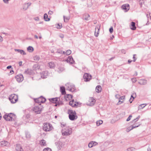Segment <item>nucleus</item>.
Instances as JSON below:
<instances>
[{"label": "nucleus", "mask_w": 151, "mask_h": 151, "mask_svg": "<svg viewBox=\"0 0 151 151\" xmlns=\"http://www.w3.org/2000/svg\"><path fill=\"white\" fill-rule=\"evenodd\" d=\"M68 114H69V118L72 121H74L78 118L76 113L75 111L71 109H68Z\"/></svg>", "instance_id": "nucleus-1"}, {"label": "nucleus", "mask_w": 151, "mask_h": 151, "mask_svg": "<svg viewBox=\"0 0 151 151\" xmlns=\"http://www.w3.org/2000/svg\"><path fill=\"white\" fill-rule=\"evenodd\" d=\"M61 132L63 136H69L72 134V129L69 127H64L61 130Z\"/></svg>", "instance_id": "nucleus-2"}, {"label": "nucleus", "mask_w": 151, "mask_h": 151, "mask_svg": "<svg viewBox=\"0 0 151 151\" xmlns=\"http://www.w3.org/2000/svg\"><path fill=\"white\" fill-rule=\"evenodd\" d=\"M4 119L7 121H14L16 119L15 115L12 113L6 114L3 116Z\"/></svg>", "instance_id": "nucleus-3"}, {"label": "nucleus", "mask_w": 151, "mask_h": 151, "mask_svg": "<svg viewBox=\"0 0 151 151\" xmlns=\"http://www.w3.org/2000/svg\"><path fill=\"white\" fill-rule=\"evenodd\" d=\"M42 107L39 104L37 106H35L32 108V110H33L36 114H40L42 110Z\"/></svg>", "instance_id": "nucleus-4"}, {"label": "nucleus", "mask_w": 151, "mask_h": 151, "mask_svg": "<svg viewBox=\"0 0 151 151\" xmlns=\"http://www.w3.org/2000/svg\"><path fill=\"white\" fill-rule=\"evenodd\" d=\"M9 100L12 103L14 104L18 100V96L15 94H12L9 98Z\"/></svg>", "instance_id": "nucleus-5"}, {"label": "nucleus", "mask_w": 151, "mask_h": 151, "mask_svg": "<svg viewBox=\"0 0 151 151\" xmlns=\"http://www.w3.org/2000/svg\"><path fill=\"white\" fill-rule=\"evenodd\" d=\"M52 127L51 124L49 123H45L44 124L43 129L44 131L47 132L52 130Z\"/></svg>", "instance_id": "nucleus-6"}, {"label": "nucleus", "mask_w": 151, "mask_h": 151, "mask_svg": "<svg viewBox=\"0 0 151 151\" xmlns=\"http://www.w3.org/2000/svg\"><path fill=\"white\" fill-rule=\"evenodd\" d=\"M46 101V99L42 96L35 99V102L38 104H40L41 103L45 102Z\"/></svg>", "instance_id": "nucleus-7"}, {"label": "nucleus", "mask_w": 151, "mask_h": 151, "mask_svg": "<svg viewBox=\"0 0 151 151\" xmlns=\"http://www.w3.org/2000/svg\"><path fill=\"white\" fill-rule=\"evenodd\" d=\"M83 78L85 81L88 82L91 79V76L88 73H85L83 76Z\"/></svg>", "instance_id": "nucleus-8"}, {"label": "nucleus", "mask_w": 151, "mask_h": 151, "mask_svg": "<svg viewBox=\"0 0 151 151\" xmlns=\"http://www.w3.org/2000/svg\"><path fill=\"white\" fill-rule=\"evenodd\" d=\"M96 102V100L93 97L90 98L87 103V104L89 106H93L94 104Z\"/></svg>", "instance_id": "nucleus-9"}, {"label": "nucleus", "mask_w": 151, "mask_h": 151, "mask_svg": "<svg viewBox=\"0 0 151 151\" xmlns=\"http://www.w3.org/2000/svg\"><path fill=\"white\" fill-rule=\"evenodd\" d=\"M15 78L19 82H22L24 79L23 76L22 74H19L16 76Z\"/></svg>", "instance_id": "nucleus-10"}, {"label": "nucleus", "mask_w": 151, "mask_h": 151, "mask_svg": "<svg viewBox=\"0 0 151 151\" xmlns=\"http://www.w3.org/2000/svg\"><path fill=\"white\" fill-rule=\"evenodd\" d=\"M122 8L125 12H127L130 9L129 5L128 4H124L122 6Z\"/></svg>", "instance_id": "nucleus-11"}, {"label": "nucleus", "mask_w": 151, "mask_h": 151, "mask_svg": "<svg viewBox=\"0 0 151 151\" xmlns=\"http://www.w3.org/2000/svg\"><path fill=\"white\" fill-rule=\"evenodd\" d=\"M100 28V25H99L96 26L95 32V36L97 37L99 35V31Z\"/></svg>", "instance_id": "nucleus-12"}, {"label": "nucleus", "mask_w": 151, "mask_h": 151, "mask_svg": "<svg viewBox=\"0 0 151 151\" xmlns=\"http://www.w3.org/2000/svg\"><path fill=\"white\" fill-rule=\"evenodd\" d=\"M69 104L73 107H76L78 105V103L74 101V100H72L69 102Z\"/></svg>", "instance_id": "nucleus-13"}, {"label": "nucleus", "mask_w": 151, "mask_h": 151, "mask_svg": "<svg viewBox=\"0 0 151 151\" xmlns=\"http://www.w3.org/2000/svg\"><path fill=\"white\" fill-rule=\"evenodd\" d=\"M140 125V124H139L137 125H132L131 126H130L129 127H128L127 129H126V131L127 132H129V131H131V130H132L133 129L138 127Z\"/></svg>", "instance_id": "nucleus-14"}, {"label": "nucleus", "mask_w": 151, "mask_h": 151, "mask_svg": "<svg viewBox=\"0 0 151 151\" xmlns=\"http://www.w3.org/2000/svg\"><path fill=\"white\" fill-rule=\"evenodd\" d=\"M66 60L68 63H69L71 64L74 63L75 62L72 57L70 56H68Z\"/></svg>", "instance_id": "nucleus-15"}, {"label": "nucleus", "mask_w": 151, "mask_h": 151, "mask_svg": "<svg viewBox=\"0 0 151 151\" xmlns=\"http://www.w3.org/2000/svg\"><path fill=\"white\" fill-rule=\"evenodd\" d=\"M48 75V72L47 71H43L41 74V77L43 78H47Z\"/></svg>", "instance_id": "nucleus-16"}, {"label": "nucleus", "mask_w": 151, "mask_h": 151, "mask_svg": "<svg viewBox=\"0 0 151 151\" xmlns=\"http://www.w3.org/2000/svg\"><path fill=\"white\" fill-rule=\"evenodd\" d=\"M16 150L17 151H24V150L21 145L19 144L16 145Z\"/></svg>", "instance_id": "nucleus-17"}, {"label": "nucleus", "mask_w": 151, "mask_h": 151, "mask_svg": "<svg viewBox=\"0 0 151 151\" xmlns=\"http://www.w3.org/2000/svg\"><path fill=\"white\" fill-rule=\"evenodd\" d=\"M63 104V102L61 101H60V98H59V99L58 100V101H57L56 104L54 105V106H58L62 105Z\"/></svg>", "instance_id": "nucleus-18"}, {"label": "nucleus", "mask_w": 151, "mask_h": 151, "mask_svg": "<svg viewBox=\"0 0 151 151\" xmlns=\"http://www.w3.org/2000/svg\"><path fill=\"white\" fill-rule=\"evenodd\" d=\"M58 99H59V98L56 97L55 98L50 99H49V100L50 102L56 104V102L58 101Z\"/></svg>", "instance_id": "nucleus-19"}, {"label": "nucleus", "mask_w": 151, "mask_h": 151, "mask_svg": "<svg viewBox=\"0 0 151 151\" xmlns=\"http://www.w3.org/2000/svg\"><path fill=\"white\" fill-rule=\"evenodd\" d=\"M139 83L141 85H145L147 84V81L145 79H141L139 81Z\"/></svg>", "instance_id": "nucleus-20"}, {"label": "nucleus", "mask_w": 151, "mask_h": 151, "mask_svg": "<svg viewBox=\"0 0 151 151\" xmlns=\"http://www.w3.org/2000/svg\"><path fill=\"white\" fill-rule=\"evenodd\" d=\"M14 50L15 51H17L18 52L20 53L21 54L23 55H26V53L24 51L22 50L15 49Z\"/></svg>", "instance_id": "nucleus-21"}, {"label": "nucleus", "mask_w": 151, "mask_h": 151, "mask_svg": "<svg viewBox=\"0 0 151 151\" xmlns=\"http://www.w3.org/2000/svg\"><path fill=\"white\" fill-rule=\"evenodd\" d=\"M102 90V88L101 86L100 85H98L96 86V92L97 93H100L101 92Z\"/></svg>", "instance_id": "nucleus-22"}, {"label": "nucleus", "mask_w": 151, "mask_h": 151, "mask_svg": "<svg viewBox=\"0 0 151 151\" xmlns=\"http://www.w3.org/2000/svg\"><path fill=\"white\" fill-rule=\"evenodd\" d=\"M131 26L132 27H130V28L132 30H135L136 29V27L135 26V23L134 22H132L131 23Z\"/></svg>", "instance_id": "nucleus-23"}, {"label": "nucleus", "mask_w": 151, "mask_h": 151, "mask_svg": "<svg viewBox=\"0 0 151 151\" xmlns=\"http://www.w3.org/2000/svg\"><path fill=\"white\" fill-rule=\"evenodd\" d=\"M68 88H67V90H69L71 92L73 91L75 89V87L74 85H72L70 86V87L68 86Z\"/></svg>", "instance_id": "nucleus-24"}, {"label": "nucleus", "mask_w": 151, "mask_h": 151, "mask_svg": "<svg viewBox=\"0 0 151 151\" xmlns=\"http://www.w3.org/2000/svg\"><path fill=\"white\" fill-rule=\"evenodd\" d=\"M60 90L61 93L63 95H64L66 93L65 91V89L64 86H62L60 87Z\"/></svg>", "instance_id": "nucleus-25"}, {"label": "nucleus", "mask_w": 151, "mask_h": 151, "mask_svg": "<svg viewBox=\"0 0 151 151\" xmlns=\"http://www.w3.org/2000/svg\"><path fill=\"white\" fill-rule=\"evenodd\" d=\"M44 19L46 21H49L50 20V18L48 17L47 14L46 13L44 14Z\"/></svg>", "instance_id": "nucleus-26"}, {"label": "nucleus", "mask_w": 151, "mask_h": 151, "mask_svg": "<svg viewBox=\"0 0 151 151\" xmlns=\"http://www.w3.org/2000/svg\"><path fill=\"white\" fill-rule=\"evenodd\" d=\"M49 65L50 68H53L55 67L54 63L52 62H50L49 63Z\"/></svg>", "instance_id": "nucleus-27"}, {"label": "nucleus", "mask_w": 151, "mask_h": 151, "mask_svg": "<svg viewBox=\"0 0 151 151\" xmlns=\"http://www.w3.org/2000/svg\"><path fill=\"white\" fill-rule=\"evenodd\" d=\"M90 17V15L89 14H86L83 15V18L86 20H88V18Z\"/></svg>", "instance_id": "nucleus-28"}, {"label": "nucleus", "mask_w": 151, "mask_h": 151, "mask_svg": "<svg viewBox=\"0 0 151 151\" xmlns=\"http://www.w3.org/2000/svg\"><path fill=\"white\" fill-rule=\"evenodd\" d=\"M40 145L41 146H46V141L44 139L42 140H41V141H40Z\"/></svg>", "instance_id": "nucleus-29"}, {"label": "nucleus", "mask_w": 151, "mask_h": 151, "mask_svg": "<svg viewBox=\"0 0 151 151\" xmlns=\"http://www.w3.org/2000/svg\"><path fill=\"white\" fill-rule=\"evenodd\" d=\"M147 104H142L140 105L138 107V110H139V109H143L144 108L145 106L147 105Z\"/></svg>", "instance_id": "nucleus-30"}, {"label": "nucleus", "mask_w": 151, "mask_h": 151, "mask_svg": "<svg viewBox=\"0 0 151 151\" xmlns=\"http://www.w3.org/2000/svg\"><path fill=\"white\" fill-rule=\"evenodd\" d=\"M27 50L29 52H32L34 50V48L32 47L29 46L27 47Z\"/></svg>", "instance_id": "nucleus-31"}, {"label": "nucleus", "mask_w": 151, "mask_h": 151, "mask_svg": "<svg viewBox=\"0 0 151 151\" xmlns=\"http://www.w3.org/2000/svg\"><path fill=\"white\" fill-rule=\"evenodd\" d=\"M64 20L65 22H67L70 19L69 17H65V16H63Z\"/></svg>", "instance_id": "nucleus-32"}, {"label": "nucleus", "mask_w": 151, "mask_h": 151, "mask_svg": "<svg viewBox=\"0 0 151 151\" xmlns=\"http://www.w3.org/2000/svg\"><path fill=\"white\" fill-rule=\"evenodd\" d=\"M24 73L25 74H29L30 75L31 74V71L30 70L27 69L24 72Z\"/></svg>", "instance_id": "nucleus-33"}, {"label": "nucleus", "mask_w": 151, "mask_h": 151, "mask_svg": "<svg viewBox=\"0 0 151 151\" xmlns=\"http://www.w3.org/2000/svg\"><path fill=\"white\" fill-rule=\"evenodd\" d=\"M145 0H139V3L140 7H142L143 4L144 3Z\"/></svg>", "instance_id": "nucleus-34"}, {"label": "nucleus", "mask_w": 151, "mask_h": 151, "mask_svg": "<svg viewBox=\"0 0 151 151\" xmlns=\"http://www.w3.org/2000/svg\"><path fill=\"white\" fill-rule=\"evenodd\" d=\"M103 122L101 120H99V121H97L96 122V124L97 126L100 125V124H102Z\"/></svg>", "instance_id": "nucleus-35"}, {"label": "nucleus", "mask_w": 151, "mask_h": 151, "mask_svg": "<svg viewBox=\"0 0 151 151\" xmlns=\"http://www.w3.org/2000/svg\"><path fill=\"white\" fill-rule=\"evenodd\" d=\"M26 137L27 138L29 139L31 137V135L30 133L28 132H26L25 133Z\"/></svg>", "instance_id": "nucleus-36"}, {"label": "nucleus", "mask_w": 151, "mask_h": 151, "mask_svg": "<svg viewBox=\"0 0 151 151\" xmlns=\"http://www.w3.org/2000/svg\"><path fill=\"white\" fill-rule=\"evenodd\" d=\"M7 143V142H6L5 141H3L1 142V145L5 146L6 145Z\"/></svg>", "instance_id": "nucleus-37"}, {"label": "nucleus", "mask_w": 151, "mask_h": 151, "mask_svg": "<svg viewBox=\"0 0 151 151\" xmlns=\"http://www.w3.org/2000/svg\"><path fill=\"white\" fill-rule=\"evenodd\" d=\"M71 53V51L70 50H68L66 52V55H69Z\"/></svg>", "instance_id": "nucleus-38"}, {"label": "nucleus", "mask_w": 151, "mask_h": 151, "mask_svg": "<svg viewBox=\"0 0 151 151\" xmlns=\"http://www.w3.org/2000/svg\"><path fill=\"white\" fill-rule=\"evenodd\" d=\"M93 141L91 142H89L88 144V146L89 148H91L93 146Z\"/></svg>", "instance_id": "nucleus-39"}, {"label": "nucleus", "mask_w": 151, "mask_h": 151, "mask_svg": "<svg viewBox=\"0 0 151 151\" xmlns=\"http://www.w3.org/2000/svg\"><path fill=\"white\" fill-rule=\"evenodd\" d=\"M134 148L133 147H130L127 149V151H133L134 150Z\"/></svg>", "instance_id": "nucleus-40"}, {"label": "nucleus", "mask_w": 151, "mask_h": 151, "mask_svg": "<svg viewBox=\"0 0 151 151\" xmlns=\"http://www.w3.org/2000/svg\"><path fill=\"white\" fill-rule=\"evenodd\" d=\"M56 52L58 53L62 54H63V51L60 49H57Z\"/></svg>", "instance_id": "nucleus-41"}, {"label": "nucleus", "mask_w": 151, "mask_h": 151, "mask_svg": "<svg viewBox=\"0 0 151 151\" xmlns=\"http://www.w3.org/2000/svg\"><path fill=\"white\" fill-rule=\"evenodd\" d=\"M61 127L62 128V129L64 127H67L66 126V123L63 124V123H61Z\"/></svg>", "instance_id": "nucleus-42"}, {"label": "nucleus", "mask_w": 151, "mask_h": 151, "mask_svg": "<svg viewBox=\"0 0 151 151\" xmlns=\"http://www.w3.org/2000/svg\"><path fill=\"white\" fill-rule=\"evenodd\" d=\"M40 59V58L38 57V56L37 55H36L35 56V57H34V60H35L37 61L39 60Z\"/></svg>", "instance_id": "nucleus-43"}, {"label": "nucleus", "mask_w": 151, "mask_h": 151, "mask_svg": "<svg viewBox=\"0 0 151 151\" xmlns=\"http://www.w3.org/2000/svg\"><path fill=\"white\" fill-rule=\"evenodd\" d=\"M62 27V24H58L57 25V28L58 29H61Z\"/></svg>", "instance_id": "nucleus-44"}, {"label": "nucleus", "mask_w": 151, "mask_h": 151, "mask_svg": "<svg viewBox=\"0 0 151 151\" xmlns=\"http://www.w3.org/2000/svg\"><path fill=\"white\" fill-rule=\"evenodd\" d=\"M43 151H52L51 149L47 147L44 149Z\"/></svg>", "instance_id": "nucleus-45"}, {"label": "nucleus", "mask_w": 151, "mask_h": 151, "mask_svg": "<svg viewBox=\"0 0 151 151\" xmlns=\"http://www.w3.org/2000/svg\"><path fill=\"white\" fill-rule=\"evenodd\" d=\"M124 98V97L123 96L120 97L119 99V102H121V103L123 102V99Z\"/></svg>", "instance_id": "nucleus-46"}, {"label": "nucleus", "mask_w": 151, "mask_h": 151, "mask_svg": "<svg viewBox=\"0 0 151 151\" xmlns=\"http://www.w3.org/2000/svg\"><path fill=\"white\" fill-rule=\"evenodd\" d=\"M30 115L29 114H28L26 115V116H24L23 117V119H24L25 118L28 119L30 117Z\"/></svg>", "instance_id": "nucleus-47"}, {"label": "nucleus", "mask_w": 151, "mask_h": 151, "mask_svg": "<svg viewBox=\"0 0 151 151\" xmlns=\"http://www.w3.org/2000/svg\"><path fill=\"white\" fill-rule=\"evenodd\" d=\"M136 96V94L135 93H133V94L131 95V98H132V99H134Z\"/></svg>", "instance_id": "nucleus-48"}, {"label": "nucleus", "mask_w": 151, "mask_h": 151, "mask_svg": "<svg viewBox=\"0 0 151 151\" xmlns=\"http://www.w3.org/2000/svg\"><path fill=\"white\" fill-rule=\"evenodd\" d=\"M132 115H130L129 117L127 118V119L126 120L127 121H129L130 119L132 117Z\"/></svg>", "instance_id": "nucleus-49"}, {"label": "nucleus", "mask_w": 151, "mask_h": 151, "mask_svg": "<svg viewBox=\"0 0 151 151\" xmlns=\"http://www.w3.org/2000/svg\"><path fill=\"white\" fill-rule=\"evenodd\" d=\"M109 31L111 33H112L113 31V29L112 27H111L110 28Z\"/></svg>", "instance_id": "nucleus-50"}, {"label": "nucleus", "mask_w": 151, "mask_h": 151, "mask_svg": "<svg viewBox=\"0 0 151 151\" xmlns=\"http://www.w3.org/2000/svg\"><path fill=\"white\" fill-rule=\"evenodd\" d=\"M138 120L136 118L134 119V120H133L132 122V123H136L137 121H138Z\"/></svg>", "instance_id": "nucleus-51"}, {"label": "nucleus", "mask_w": 151, "mask_h": 151, "mask_svg": "<svg viewBox=\"0 0 151 151\" xmlns=\"http://www.w3.org/2000/svg\"><path fill=\"white\" fill-rule=\"evenodd\" d=\"M67 97L69 99H71L72 98V96L70 94H68Z\"/></svg>", "instance_id": "nucleus-52"}, {"label": "nucleus", "mask_w": 151, "mask_h": 151, "mask_svg": "<svg viewBox=\"0 0 151 151\" xmlns=\"http://www.w3.org/2000/svg\"><path fill=\"white\" fill-rule=\"evenodd\" d=\"M93 146H95L97 145L98 143L95 142L93 141Z\"/></svg>", "instance_id": "nucleus-53"}, {"label": "nucleus", "mask_w": 151, "mask_h": 151, "mask_svg": "<svg viewBox=\"0 0 151 151\" xmlns=\"http://www.w3.org/2000/svg\"><path fill=\"white\" fill-rule=\"evenodd\" d=\"M132 81L134 83L137 81V80L136 78H133L132 79Z\"/></svg>", "instance_id": "nucleus-54"}, {"label": "nucleus", "mask_w": 151, "mask_h": 151, "mask_svg": "<svg viewBox=\"0 0 151 151\" xmlns=\"http://www.w3.org/2000/svg\"><path fill=\"white\" fill-rule=\"evenodd\" d=\"M34 19L35 21H38L39 20V18L38 17L34 18Z\"/></svg>", "instance_id": "nucleus-55"}, {"label": "nucleus", "mask_w": 151, "mask_h": 151, "mask_svg": "<svg viewBox=\"0 0 151 151\" xmlns=\"http://www.w3.org/2000/svg\"><path fill=\"white\" fill-rule=\"evenodd\" d=\"M53 13V12L52 11H50L48 13V14L49 15H51Z\"/></svg>", "instance_id": "nucleus-56"}, {"label": "nucleus", "mask_w": 151, "mask_h": 151, "mask_svg": "<svg viewBox=\"0 0 151 151\" xmlns=\"http://www.w3.org/2000/svg\"><path fill=\"white\" fill-rule=\"evenodd\" d=\"M135 55H133V59L134 60H133V61H134V62H135L136 61V59H135V57L134 56Z\"/></svg>", "instance_id": "nucleus-57"}, {"label": "nucleus", "mask_w": 151, "mask_h": 151, "mask_svg": "<svg viewBox=\"0 0 151 151\" xmlns=\"http://www.w3.org/2000/svg\"><path fill=\"white\" fill-rule=\"evenodd\" d=\"M122 52L124 54H125L126 53V50L124 49H122Z\"/></svg>", "instance_id": "nucleus-58"}, {"label": "nucleus", "mask_w": 151, "mask_h": 151, "mask_svg": "<svg viewBox=\"0 0 151 151\" xmlns=\"http://www.w3.org/2000/svg\"><path fill=\"white\" fill-rule=\"evenodd\" d=\"M150 14H146V16H147V17L148 19V20H149V17L150 16Z\"/></svg>", "instance_id": "nucleus-59"}, {"label": "nucleus", "mask_w": 151, "mask_h": 151, "mask_svg": "<svg viewBox=\"0 0 151 151\" xmlns=\"http://www.w3.org/2000/svg\"><path fill=\"white\" fill-rule=\"evenodd\" d=\"M4 2L5 3H8V1L9 0H3Z\"/></svg>", "instance_id": "nucleus-60"}, {"label": "nucleus", "mask_w": 151, "mask_h": 151, "mask_svg": "<svg viewBox=\"0 0 151 151\" xmlns=\"http://www.w3.org/2000/svg\"><path fill=\"white\" fill-rule=\"evenodd\" d=\"M3 41V38L2 37L0 36V42H1Z\"/></svg>", "instance_id": "nucleus-61"}, {"label": "nucleus", "mask_w": 151, "mask_h": 151, "mask_svg": "<svg viewBox=\"0 0 151 151\" xmlns=\"http://www.w3.org/2000/svg\"><path fill=\"white\" fill-rule=\"evenodd\" d=\"M133 99H132L131 98V97L130 99L129 100V101H130V103H131L132 102V101H133Z\"/></svg>", "instance_id": "nucleus-62"}, {"label": "nucleus", "mask_w": 151, "mask_h": 151, "mask_svg": "<svg viewBox=\"0 0 151 151\" xmlns=\"http://www.w3.org/2000/svg\"><path fill=\"white\" fill-rule=\"evenodd\" d=\"M22 62L21 61L19 62V65L20 66L22 65Z\"/></svg>", "instance_id": "nucleus-63"}, {"label": "nucleus", "mask_w": 151, "mask_h": 151, "mask_svg": "<svg viewBox=\"0 0 151 151\" xmlns=\"http://www.w3.org/2000/svg\"><path fill=\"white\" fill-rule=\"evenodd\" d=\"M12 66H11V65H9V66H8L6 68H7V69H9V68H12Z\"/></svg>", "instance_id": "nucleus-64"}]
</instances>
